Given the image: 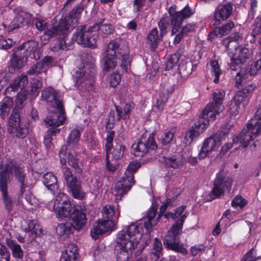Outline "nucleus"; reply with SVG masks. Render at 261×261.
Segmentation results:
<instances>
[{
	"mask_svg": "<svg viewBox=\"0 0 261 261\" xmlns=\"http://www.w3.org/2000/svg\"><path fill=\"white\" fill-rule=\"evenodd\" d=\"M225 93L223 90H216L213 93V101L208 103L199 115V118L186 133L185 139L191 143L203 133L211 122L214 121L217 116L222 111L223 101Z\"/></svg>",
	"mask_w": 261,
	"mask_h": 261,
	"instance_id": "f257e3e1",
	"label": "nucleus"
},
{
	"mask_svg": "<svg viewBox=\"0 0 261 261\" xmlns=\"http://www.w3.org/2000/svg\"><path fill=\"white\" fill-rule=\"evenodd\" d=\"M143 232L142 225L133 223L118 232L114 248L117 261H129L142 237Z\"/></svg>",
	"mask_w": 261,
	"mask_h": 261,
	"instance_id": "f03ea898",
	"label": "nucleus"
},
{
	"mask_svg": "<svg viewBox=\"0 0 261 261\" xmlns=\"http://www.w3.org/2000/svg\"><path fill=\"white\" fill-rule=\"evenodd\" d=\"M86 4L81 1L72 8L69 15L62 17L57 25L47 30L41 37L42 40H48L57 35L63 36L71 31L79 22L82 12L86 7Z\"/></svg>",
	"mask_w": 261,
	"mask_h": 261,
	"instance_id": "7ed1b4c3",
	"label": "nucleus"
},
{
	"mask_svg": "<svg viewBox=\"0 0 261 261\" xmlns=\"http://www.w3.org/2000/svg\"><path fill=\"white\" fill-rule=\"evenodd\" d=\"M66 149L67 146H63L59 153L63 178L68 191L71 193L73 197L78 200H83L86 193L82 188L81 180L73 175L70 168L67 166L68 157L66 152Z\"/></svg>",
	"mask_w": 261,
	"mask_h": 261,
	"instance_id": "20e7f679",
	"label": "nucleus"
},
{
	"mask_svg": "<svg viewBox=\"0 0 261 261\" xmlns=\"http://www.w3.org/2000/svg\"><path fill=\"white\" fill-rule=\"evenodd\" d=\"M168 13L170 19L168 17H164L161 18L158 22L161 36L164 35L167 32V29L170 26V20L172 27L171 34L173 35L180 29L184 20L189 18L193 13L188 5L179 11H176L175 6H172L169 8Z\"/></svg>",
	"mask_w": 261,
	"mask_h": 261,
	"instance_id": "39448f33",
	"label": "nucleus"
},
{
	"mask_svg": "<svg viewBox=\"0 0 261 261\" xmlns=\"http://www.w3.org/2000/svg\"><path fill=\"white\" fill-rule=\"evenodd\" d=\"M187 216V213L182 215L180 218L172 225L165 235L163 243L168 249L183 254L186 253V249L184 248L182 244L180 242L179 234L181 232L184 222Z\"/></svg>",
	"mask_w": 261,
	"mask_h": 261,
	"instance_id": "423d86ee",
	"label": "nucleus"
},
{
	"mask_svg": "<svg viewBox=\"0 0 261 261\" xmlns=\"http://www.w3.org/2000/svg\"><path fill=\"white\" fill-rule=\"evenodd\" d=\"M81 63L80 67L76 69L73 75L75 78V85L80 86L86 80L92 79L96 72L95 59L88 54L84 53L81 57Z\"/></svg>",
	"mask_w": 261,
	"mask_h": 261,
	"instance_id": "0eeeda50",
	"label": "nucleus"
},
{
	"mask_svg": "<svg viewBox=\"0 0 261 261\" xmlns=\"http://www.w3.org/2000/svg\"><path fill=\"white\" fill-rule=\"evenodd\" d=\"M232 181L231 176L228 175L223 170H221L214 181L213 189L206 197L207 200L211 201L220 197L225 191H230Z\"/></svg>",
	"mask_w": 261,
	"mask_h": 261,
	"instance_id": "6e6552de",
	"label": "nucleus"
},
{
	"mask_svg": "<svg viewBox=\"0 0 261 261\" xmlns=\"http://www.w3.org/2000/svg\"><path fill=\"white\" fill-rule=\"evenodd\" d=\"M137 167L130 164L122 177L115 184L113 192L116 200H121L135 184L134 173Z\"/></svg>",
	"mask_w": 261,
	"mask_h": 261,
	"instance_id": "1a4fd4ad",
	"label": "nucleus"
},
{
	"mask_svg": "<svg viewBox=\"0 0 261 261\" xmlns=\"http://www.w3.org/2000/svg\"><path fill=\"white\" fill-rule=\"evenodd\" d=\"M92 26L87 28L81 25L73 34L72 39L84 47L94 48L96 46V39Z\"/></svg>",
	"mask_w": 261,
	"mask_h": 261,
	"instance_id": "9d476101",
	"label": "nucleus"
},
{
	"mask_svg": "<svg viewBox=\"0 0 261 261\" xmlns=\"http://www.w3.org/2000/svg\"><path fill=\"white\" fill-rule=\"evenodd\" d=\"M154 133H150L147 138L142 135L141 139L132 145V152L136 156L143 157L145 154L150 153L158 148V145L154 140Z\"/></svg>",
	"mask_w": 261,
	"mask_h": 261,
	"instance_id": "9b49d317",
	"label": "nucleus"
},
{
	"mask_svg": "<svg viewBox=\"0 0 261 261\" xmlns=\"http://www.w3.org/2000/svg\"><path fill=\"white\" fill-rule=\"evenodd\" d=\"M120 44L121 41L118 38L111 40L107 45L105 54H112L116 58H119L121 62V67L127 72L130 64L129 55L120 47Z\"/></svg>",
	"mask_w": 261,
	"mask_h": 261,
	"instance_id": "f8f14e48",
	"label": "nucleus"
},
{
	"mask_svg": "<svg viewBox=\"0 0 261 261\" xmlns=\"http://www.w3.org/2000/svg\"><path fill=\"white\" fill-rule=\"evenodd\" d=\"M172 200L167 199L164 204L161 205L160 210V213L158 217L155 220L154 217L156 216L158 207L155 205L152 206L149 210L147 214V217L144 218V227L146 229V232L149 233L152 230V226L156 224V221L161 217L162 214L164 213L167 207L171 205Z\"/></svg>",
	"mask_w": 261,
	"mask_h": 261,
	"instance_id": "ddd939ff",
	"label": "nucleus"
},
{
	"mask_svg": "<svg viewBox=\"0 0 261 261\" xmlns=\"http://www.w3.org/2000/svg\"><path fill=\"white\" fill-rule=\"evenodd\" d=\"M41 100H45L48 106V111L57 110L61 111L63 107V103L57 91L51 87L44 88L42 91Z\"/></svg>",
	"mask_w": 261,
	"mask_h": 261,
	"instance_id": "4468645a",
	"label": "nucleus"
},
{
	"mask_svg": "<svg viewBox=\"0 0 261 261\" xmlns=\"http://www.w3.org/2000/svg\"><path fill=\"white\" fill-rule=\"evenodd\" d=\"M9 124L13 128L12 132L18 139H24L28 135L29 126L21 122L19 113L13 110L9 117Z\"/></svg>",
	"mask_w": 261,
	"mask_h": 261,
	"instance_id": "2eb2a0df",
	"label": "nucleus"
},
{
	"mask_svg": "<svg viewBox=\"0 0 261 261\" xmlns=\"http://www.w3.org/2000/svg\"><path fill=\"white\" fill-rule=\"evenodd\" d=\"M260 69L261 59L253 61L250 67L243 68L237 72L236 77V84H242L246 83L247 80H251Z\"/></svg>",
	"mask_w": 261,
	"mask_h": 261,
	"instance_id": "dca6fc26",
	"label": "nucleus"
},
{
	"mask_svg": "<svg viewBox=\"0 0 261 261\" xmlns=\"http://www.w3.org/2000/svg\"><path fill=\"white\" fill-rule=\"evenodd\" d=\"M9 183V175L6 173H3L1 176L0 190L2 202L5 210L8 213L12 212L14 205V201L8 192V184Z\"/></svg>",
	"mask_w": 261,
	"mask_h": 261,
	"instance_id": "f3484780",
	"label": "nucleus"
},
{
	"mask_svg": "<svg viewBox=\"0 0 261 261\" xmlns=\"http://www.w3.org/2000/svg\"><path fill=\"white\" fill-rule=\"evenodd\" d=\"M255 86L254 84H249L245 86L242 90L238 92L231 101V103L237 106L239 109L241 104L244 107L249 101L252 92Z\"/></svg>",
	"mask_w": 261,
	"mask_h": 261,
	"instance_id": "a211bd4d",
	"label": "nucleus"
},
{
	"mask_svg": "<svg viewBox=\"0 0 261 261\" xmlns=\"http://www.w3.org/2000/svg\"><path fill=\"white\" fill-rule=\"evenodd\" d=\"M221 144L220 139L218 135L215 134L205 139L198 154L199 159H204L210 152L217 149Z\"/></svg>",
	"mask_w": 261,
	"mask_h": 261,
	"instance_id": "6ab92c4d",
	"label": "nucleus"
},
{
	"mask_svg": "<svg viewBox=\"0 0 261 261\" xmlns=\"http://www.w3.org/2000/svg\"><path fill=\"white\" fill-rule=\"evenodd\" d=\"M17 48L21 51L24 55H27V58L29 56H31L32 54L31 58L35 59L36 61L40 58L38 43L34 40H28L19 45Z\"/></svg>",
	"mask_w": 261,
	"mask_h": 261,
	"instance_id": "aec40b11",
	"label": "nucleus"
},
{
	"mask_svg": "<svg viewBox=\"0 0 261 261\" xmlns=\"http://www.w3.org/2000/svg\"><path fill=\"white\" fill-rule=\"evenodd\" d=\"M102 218L106 222L110 223L112 226L115 227L120 215L118 206L116 208L112 204H106L103 207L101 211Z\"/></svg>",
	"mask_w": 261,
	"mask_h": 261,
	"instance_id": "412c9836",
	"label": "nucleus"
},
{
	"mask_svg": "<svg viewBox=\"0 0 261 261\" xmlns=\"http://www.w3.org/2000/svg\"><path fill=\"white\" fill-rule=\"evenodd\" d=\"M49 114L46 117L44 121L48 126L51 127H58L64 124L66 117L64 115L63 107L61 108V111H49Z\"/></svg>",
	"mask_w": 261,
	"mask_h": 261,
	"instance_id": "4be33fe9",
	"label": "nucleus"
},
{
	"mask_svg": "<svg viewBox=\"0 0 261 261\" xmlns=\"http://www.w3.org/2000/svg\"><path fill=\"white\" fill-rule=\"evenodd\" d=\"M27 55H24L17 48H15L12 54V58L8 66V71L11 73L15 72L16 70L23 67L24 63L27 61Z\"/></svg>",
	"mask_w": 261,
	"mask_h": 261,
	"instance_id": "5701e85b",
	"label": "nucleus"
},
{
	"mask_svg": "<svg viewBox=\"0 0 261 261\" xmlns=\"http://www.w3.org/2000/svg\"><path fill=\"white\" fill-rule=\"evenodd\" d=\"M233 4L231 2L220 4L215 11L214 17L216 21L225 20L232 14Z\"/></svg>",
	"mask_w": 261,
	"mask_h": 261,
	"instance_id": "b1692460",
	"label": "nucleus"
},
{
	"mask_svg": "<svg viewBox=\"0 0 261 261\" xmlns=\"http://www.w3.org/2000/svg\"><path fill=\"white\" fill-rule=\"evenodd\" d=\"M70 219L71 224L76 230H80L86 224L87 218L85 214L79 206H74Z\"/></svg>",
	"mask_w": 261,
	"mask_h": 261,
	"instance_id": "393cba45",
	"label": "nucleus"
},
{
	"mask_svg": "<svg viewBox=\"0 0 261 261\" xmlns=\"http://www.w3.org/2000/svg\"><path fill=\"white\" fill-rule=\"evenodd\" d=\"M105 20V18L100 19L98 22L92 25L95 34L97 32L98 35L102 38L107 37L112 34L115 31V27L112 24L103 23Z\"/></svg>",
	"mask_w": 261,
	"mask_h": 261,
	"instance_id": "a878e982",
	"label": "nucleus"
},
{
	"mask_svg": "<svg viewBox=\"0 0 261 261\" xmlns=\"http://www.w3.org/2000/svg\"><path fill=\"white\" fill-rule=\"evenodd\" d=\"M109 222H106L103 219H98L95 222L93 228L91 230V235L95 239L109 230H112L114 227L110 224Z\"/></svg>",
	"mask_w": 261,
	"mask_h": 261,
	"instance_id": "bb28decb",
	"label": "nucleus"
},
{
	"mask_svg": "<svg viewBox=\"0 0 261 261\" xmlns=\"http://www.w3.org/2000/svg\"><path fill=\"white\" fill-rule=\"evenodd\" d=\"M28 84V78L27 75L22 74L16 79L7 88V93L22 90Z\"/></svg>",
	"mask_w": 261,
	"mask_h": 261,
	"instance_id": "cd10ccee",
	"label": "nucleus"
},
{
	"mask_svg": "<svg viewBox=\"0 0 261 261\" xmlns=\"http://www.w3.org/2000/svg\"><path fill=\"white\" fill-rule=\"evenodd\" d=\"M82 132L83 129L80 126H76L71 132L66 141L68 147L72 148L74 150L77 149Z\"/></svg>",
	"mask_w": 261,
	"mask_h": 261,
	"instance_id": "c85d7f7f",
	"label": "nucleus"
},
{
	"mask_svg": "<svg viewBox=\"0 0 261 261\" xmlns=\"http://www.w3.org/2000/svg\"><path fill=\"white\" fill-rule=\"evenodd\" d=\"M54 208L56 213V217L59 220L70 218L71 214L73 211V207L70 202H67L64 204L57 206L54 205Z\"/></svg>",
	"mask_w": 261,
	"mask_h": 261,
	"instance_id": "c756f323",
	"label": "nucleus"
},
{
	"mask_svg": "<svg viewBox=\"0 0 261 261\" xmlns=\"http://www.w3.org/2000/svg\"><path fill=\"white\" fill-rule=\"evenodd\" d=\"M42 181L45 187L53 192L54 194L58 190L57 178L52 172L46 173L43 175Z\"/></svg>",
	"mask_w": 261,
	"mask_h": 261,
	"instance_id": "7c9ffc66",
	"label": "nucleus"
},
{
	"mask_svg": "<svg viewBox=\"0 0 261 261\" xmlns=\"http://www.w3.org/2000/svg\"><path fill=\"white\" fill-rule=\"evenodd\" d=\"M77 247L74 244H69L62 252L60 261H77Z\"/></svg>",
	"mask_w": 261,
	"mask_h": 261,
	"instance_id": "2f4dec72",
	"label": "nucleus"
},
{
	"mask_svg": "<svg viewBox=\"0 0 261 261\" xmlns=\"http://www.w3.org/2000/svg\"><path fill=\"white\" fill-rule=\"evenodd\" d=\"M117 60H119V58H116L112 54H106L102 60L103 70L106 72L114 70L117 66Z\"/></svg>",
	"mask_w": 261,
	"mask_h": 261,
	"instance_id": "473e14b6",
	"label": "nucleus"
},
{
	"mask_svg": "<svg viewBox=\"0 0 261 261\" xmlns=\"http://www.w3.org/2000/svg\"><path fill=\"white\" fill-rule=\"evenodd\" d=\"M13 102L12 98L6 96L0 102V117L5 119L9 114Z\"/></svg>",
	"mask_w": 261,
	"mask_h": 261,
	"instance_id": "72a5a7b5",
	"label": "nucleus"
},
{
	"mask_svg": "<svg viewBox=\"0 0 261 261\" xmlns=\"http://www.w3.org/2000/svg\"><path fill=\"white\" fill-rule=\"evenodd\" d=\"M163 159L165 165L168 168L177 169L184 164L183 159L181 155L164 157Z\"/></svg>",
	"mask_w": 261,
	"mask_h": 261,
	"instance_id": "f704fd0d",
	"label": "nucleus"
},
{
	"mask_svg": "<svg viewBox=\"0 0 261 261\" xmlns=\"http://www.w3.org/2000/svg\"><path fill=\"white\" fill-rule=\"evenodd\" d=\"M6 244L11 249L13 256L15 258L21 259L23 256V251L20 245L11 239H6Z\"/></svg>",
	"mask_w": 261,
	"mask_h": 261,
	"instance_id": "c9c22d12",
	"label": "nucleus"
},
{
	"mask_svg": "<svg viewBox=\"0 0 261 261\" xmlns=\"http://www.w3.org/2000/svg\"><path fill=\"white\" fill-rule=\"evenodd\" d=\"M115 145L111 153L112 157L115 160L120 161L123 158L126 148L123 143L118 142L117 139H115Z\"/></svg>",
	"mask_w": 261,
	"mask_h": 261,
	"instance_id": "e433bc0d",
	"label": "nucleus"
},
{
	"mask_svg": "<svg viewBox=\"0 0 261 261\" xmlns=\"http://www.w3.org/2000/svg\"><path fill=\"white\" fill-rule=\"evenodd\" d=\"M183 53V48H180L178 49L175 54L170 56L166 64V70H169L172 69L177 64Z\"/></svg>",
	"mask_w": 261,
	"mask_h": 261,
	"instance_id": "4c0bfd02",
	"label": "nucleus"
},
{
	"mask_svg": "<svg viewBox=\"0 0 261 261\" xmlns=\"http://www.w3.org/2000/svg\"><path fill=\"white\" fill-rule=\"evenodd\" d=\"M75 228L71 224V222L61 223L56 227V232L60 236L67 237L72 233Z\"/></svg>",
	"mask_w": 261,
	"mask_h": 261,
	"instance_id": "58836bf2",
	"label": "nucleus"
},
{
	"mask_svg": "<svg viewBox=\"0 0 261 261\" xmlns=\"http://www.w3.org/2000/svg\"><path fill=\"white\" fill-rule=\"evenodd\" d=\"M146 41L150 45L151 49L154 51L159 42L158 31L156 28H153L149 31L147 36Z\"/></svg>",
	"mask_w": 261,
	"mask_h": 261,
	"instance_id": "ea45409f",
	"label": "nucleus"
},
{
	"mask_svg": "<svg viewBox=\"0 0 261 261\" xmlns=\"http://www.w3.org/2000/svg\"><path fill=\"white\" fill-rule=\"evenodd\" d=\"M27 230V232L30 233L33 238L40 236L43 232L42 227L35 220H32L29 222Z\"/></svg>",
	"mask_w": 261,
	"mask_h": 261,
	"instance_id": "a19ab883",
	"label": "nucleus"
},
{
	"mask_svg": "<svg viewBox=\"0 0 261 261\" xmlns=\"http://www.w3.org/2000/svg\"><path fill=\"white\" fill-rule=\"evenodd\" d=\"M176 132V128L172 127L168 130H166L162 135L161 137V142L164 145H167L172 141L174 136V134Z\"/></svg>",
	"mask_w": 261,
	"mask_h": 261,
	"instance_id": "79ce46f5",
	"label": "nucleus"
},
{
	"mask_svg": "<svg viewBox=\"0 0 261 261\" xmlns=\"http://www.w3.org/2000/svg\"><path fill=\"white\" fill-rule=\"evenodd\" d=\"M68 163L74 170L75 173L81 174L83 172L81 167L80 160L74 157L72 154H69L68 156Z\"/></svg>",
	"mask_w": 261,
	"mask_h": 261,
	"instance_id": "37998d69",
	"label": "nucleus"
},
{
	"mask_svg": "<svg viewBox=\"0 0 261 261\" xmlns=\"http://www.w3.org/2000/svg\"><path fill=\"white\" fill-rule=\"evenodd\" d=\"M24 17L21 15H17L10 23L12 30L17 29L27 24Z\"/></svg>",
	"mask_w": 261,
	"mask_h": 261,
	"instance_id": "c03bdc74",
	"label": "nucleus"
},
{
	"mask_svg": "<svg viewBox=\"0 0 261 261\" xmlns=\"http://www.w3.org/2000/svg\"><path fill=\"white\" fill-rule=\"evenodd\" d=\"M162 248L161 241L157 238H155L154 240L151 253L154 255L156 259H158L162 254Z\"/></svg>",
	"mask_w": 261,
	"mask_h": 261,
	"instance_id": "a18cd8bd",
	"label": "nucleus"
},
{
	"mask_svg": "<svg viewBox=\"0 0 261 261\" xmlns=\"http://www.w3.org/2000/svg\"><path fill=\"white\" fill-rule=\"evenodd\" d=\"M42 82L41 79L34 80L31 83V89L30 90V94L32 96L36 97L38 95L40 90L42 87Z\"/></svg>",
	"mask_w": 261,
	"mask_h": 261,
	"instance_id": "49530a36",
	"label": "nucleus"
},
{
	"mask_svg": "<svg viewBox=\"0 0 261 261\" xmlns=\"http://www.w3.org/2000/svg\"><path fill=\"white\" fill-rule=\"evenodd\" d=\"M210 65L212 69V71L215 76L214 82L217 84L219 81V76L222 74V70L219 67L218 62L216 60L212 61L210 63Z\"/></svg>",
	"mask_w": 261,
	"mask_h": 261,
	"instance_id": "de8ad7c7",
	"label": "nucleus"
},
{
	"mask_svg": "<svg viewBox=\"0 0 261 261\" xmlns=\"http://www.w3.org/2000/svg\"><path fill=\"white\" fill-rule=\"evenodd\" d=\"M234 23L233 21H230L221 27L217 28L219 30L218 33L220 37L226 35L229 33L231 30L234 28Z\"/></svg>",
	"mask_w": 261,
	"mask_h": 261,
	"instance_id": "09e8293b",
	"label": "nucleus"
},
{
	"mask_svg": "<svg viewBox=\"0 0 261 261\" xmlns=\"http://www.w3.org/2000/svg\"><path fill=\"white\" fill-rule=\"evenodd\" d=\"M251 56L250 53L248 48L246 47H241L239 49V53L237 56L238 61L242 62L245 64L250 58Z\"/></svg>",
	"mask_w": 261,
	"mask_h": 261,
	"instance_id": "8fccbe9b",
	"label": "nucleus"
},
{
	"mask_svg": "<svg viewBox=\"0 0 261 261\" xmlns=\"http://www.w3.org/2000/svg\"><path fill=\"white\" fill-rule=\"evenodd\" d=\"M261 259V257H256L255 250L252 248L245 254L241 261H256Z\"/></svg>",
	"mask_w": 261,
	"mask_h": 261,
	"instance_id": "3c124183",
	"label": "nucleus"
},
{
	"mask_svg": "<svg viewBox=\"0 0 261 261\" xmlns=\"http://www.w3.org/2000/svg\"><path fill=\"white\" fill-rule=\"evenodd\" d=\"M102 186V182L99 176L95 175L91 179V189L95 192H99Z\"/></svg>",
	"mask_w": 261,
	"mask_h": 261,
	"instance_id": "603ef678",
	"label": "nucleus"
},
{
	"mask_svg": "<svg viewBox=\"0 0 261 261\" xmlns=\"http://www.w3.org/2000/svg\"><path fill=\"white\" fill-rule=\"evenodd\" d=\"M119 164V161L115 160L112 157L111 160H110L108 155L106 156V168L109 171L113 172L117 169Z\"/></svg>",
	"mask_w": 261,
	"mask_h": 261,
	"instance_id": "864d4df0",
	"label": "nucleus"
},
{
	"mask_svg": "<svg viewBox=\"0 0 261 261\" xmlns=\"http://www.w3.org/2000/svg\"><path fill=\"white\" fill-rule=\"evenodd\" d=\"M186 208V206H181L177 207L174 213L167 212L164 214V217L167 219L171 218L175 219L181 216Z\"/></svg>",
	"mask_w": 261,
	"mask_h": 261,
	"instance_id": "5fc2aeb1",
	"label": "nucleus"
},
{
	"mask_svg": "<svg viewBox=\"0 0 261 261\" xmlns=\"http://www.w3.org/2000/svg\"><path fill=\"white\" fill-rule=\"evenodd\" d=\"M178 70L180 73L189 74H191L193 68V65L191 62H186L180 64L178 65Z\"/></svg>",
	"mask_w": 261,
	"mask_h": 261,
	"instance_id": "6e6d98bb",
	"label": "nucleus"
},
{
	"mask_svg": "<svg viewBox=\"0 0 261 261\" xmlns=\"http://www.w3.org/2000/svg\"><path fill=\"white\" fill-rule=\"evenodd\" d=\"M57 194V195L56 196V200L55 202V206L57 204L62 205L64 204L65 203L67 202H70L69 201L67 195L66 194L61 192H58V190L55 192V194Z\"/></svg>",
	"mask_w": 261,
	"mask_h": 261,
	"instance_id": "4d7b16f0",
	"label": "nucleus"
},
{
	"mask_svg": "<svg viewBox=\"0 0 261 261\" xmlns=\"http://www.w3.org/2000/svg\"><path fill=\"white\" fill-rule=\"evenodd\" d=\"M115 122V112L114 111H111L106 119V129H111L114 126V124Z\"/></svg>",
	"mask_w": 261,
	"mask_h": 261,
	"instance_id": "13d9d810",
	"label": "nucleus"
},
{
	"mask_svg": "<svg viewBox=\"0 0 261 261\" xmlns=\"http://www.w3.org/2000/svg\"><path fill=\"white\" fill-rule=\"evenodd\" d=\"M167 100V95H164L163 93H160L159 97L156 100L155 107L159 110H162L164 108Z\"/></svg>",
	"mask_w": 261,
	"mask_h": 261,
	"instance_id": "bf43d9fd",
	"label": "nucleus"
},
{
	"mask_svg": "<svg viewBox=\"0 0 261 261\" xmlns=\"http://www.w3.org/2000/svg\"><path fill=\"white\" fill-rule=\"evenodd\" d=\"M247 202L241 196H237L231 201V206L233 207L239 206L240 208L244 207Z\"/></svg>",
	"mask_w": 261,
	"mask_h": 261,
	"instance_id": "052dcab7",
	"label": "nucleus"
},
{
	"mask_svg": "<svg viewBox=\"0 0 261 261\" xmlns=\"http://www.w3.org/2000/svg\"><path fill=\"white\" fill-rule=\"evenodd\" d=\"M42 69V64H41L40 62H38L33 65L28 71L27 73L30 75H38L41 73Z\"/></svg>",
	"mask_w": 261,
	"mask_h": 261,
	"instance_id": "680f3d73",
	"label": "nucleus"
},
{
	"mask_svg": "<svg viewBox=\"0 0 261 261\" xmlns=\"http://www.w3.org/2000/svg\"><path fill=\"white\" fill-rule=\"evenodd\" d=\"M36 29L39 31H45L47 27V23L45 20L41 18H35L33 19Z\"/></svg>",
	"mask_w": 261,
	"mask_h": 261,
	"instance_id": "e2e57ef3",
	"label": "nucleus"
},
{
	"mask_svg": "<svg viewBox=\"0 0 261 261\" xmlns=\"http://www.w3.org/2000/svg\"><path fill=\"white\" fill-rule=\"evenodd\" d=\"M115 132L114 130H111L108 132L106 136V151L109 152L113 145V141L115 136Z\"/></svg>",
	"mask_w": 261,
	"mask_h": 261,
	"instance_id": "0e129e2a",
	"label": "nucleus"
},
{
	"mask_svg": "<svg viewBox=\"0 0 261 261\" xmlns=\"http://www.w3.org/2000/svg\"><path fill=\"white\" fill-rule=\"evenodd\" d=\"M10 256L7 248L0 243V261H10Z\"/></svg>",
	"mask_w": 261,
	"mask_h": 261,
	"instance_id": "69168bd1",
	"label": "nucleus"
},
{
	"mask_svg": "<svg viewBox=\"0 0 261 261\" xmlns=\"http://www.w3.org/2000/svg\"><path fill=\"white\" fill-rule=\"evenodd\" d=\"M14 43L15 42L12 39L9 38L7 39H1L0 49L7 50L12 47L14 44Z\"/></svg>",
	"mask_w": 261,
	"mask_h": 261,
	"instance_id": "338daca9",
	"label": "nucleus"
},
{
	"mask_svg": "<svg viewBox=\"0 0 261 261\" xmlns=\"http://www.w3.org/2000/svg\"><path fill=\"white\" fill-rule=\"evenodd\" d=\"M261 33V16L258 17L255 22L254 28L252 30V35L253 37Z\"/></svg>",
	"mask_w": 261,
	"mask_h": 261,
	"instance_id": "774afa93",
	"label": "nucleus"
}]
</instances>
